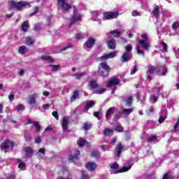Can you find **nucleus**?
I'll return each mask as SVG.
<instances>
[{
  "label": "nucleus",
  "mask_w": 179,
  "mask_h": 179,
  "mask_svg": "<svg viewBox=\"0 0 179 179\" xmlns=\"http://www.w3.org/2000/svg\"><path fill=\"white\" fill-rule=\"evenodd\" d=\"M115 57V52H110L108 54H106L99 57V59L102 61V62L100 63V66L101 67L102 69L104 70L100 72V75L103 76V78H106V76H108V73H110V71H111V68H110V66H108V64H107V62L104 61H107V59L114 58Z\"/></svg>",
  "instance_id": "1"
},
{
  "label": "nucleus",
  "mask_w": 179,
  "mask_h": 179,
  "mask_svg": "<svg viewBox=\"0 0 179 179\" xmlns=\"http://www.w3.org/2000/svg\"><path fill=\"white\" fill-rule=\"evenodd\" d=\"M138 45L145 51H148L149 48L152 47L150 43H149V35L148 34H141V38L138 39Z\"/></svg>",
  "instance_id": "2"
},
{
  "label": "nucleus",
  "mask_w": 179,
  "mask_h": 179,
  "mask_svg": "<svg viewBox=\"0 0 179 179\" xmlns=\"http://www.w3.org/2000/svg\"><path fill=\"white\" fill-rule=\"evenodd\" d=\"M27 6H29L30 8V3L26 1H20L17 2L16 1H11L10 2V8L11 9H15L18 12H20L24 9V8H27Z\"/></svg>",
  "instance_id": "3"
},
{
  "label": "nucleus",
  "mask_w": 179,
  "mask_h": 179,
  "mask_svg": "<svg viewBox=\"0 0 179 179\" xmlns=\"http://www.w3.org/2000/svg\"><path fill=\"white\" fill-rule=\"evenodd\" d=\"M80 20H82V15L79 13L78 10H76V6H73V16L70 20L69 27H72L73 24H75L76 22H80Z\"/></svg>",
  "instance_id": "4"
},
{
  "label": "nucleus",
  "mask_w": 179,
  "mask_h": 179,
  "mask_svg": "<svg viewBox=\"0 0 179 179\" xmlns=\"http://www.w3.org/2000/svg\"><path fill=\"white\" fill-rule=\"evenodd\" d=\"M120 16V12L106 11L103 14V20H111V19H117Z\"/></svg>",
  "instance_id": "5"
},
{
  "label": "nucleus",
  "mask_w": 179,
  "mask_h": 179,
  "mask_svg": "<svg viewBox=\"0 0 179 179\" xmlns=\"http://www.w3.org/2000/svg\"><path fill=\"white\" fill-rule=\"evenodd\" d=\"M57 3L61 6L62 10L64 13H68L69 9L72 8V6L65 2V0H57Z\"/></svg>",
  "instance_id": "6"
},
{
  "label": "nucleus",
  "mask_w": 179,
  "mask_h": 179,
  "mask_svg": "<svg viewBox=\"0 0 179 179\" xmlns=\"http://www.w3.org/2000/svg\"><path fill=\"white\" fill-rule=\"evenodd\" d=\"M9 145H10V148H15V143L13 141L6 139L3 143L1 144L0 148L1 150H5L6 152H8V150H9Z\"/></svg>",
  "instance_id": "7"
},
{
  "label": "nucleus",
  "mask_w": 179,
  "mask_h": 179,
  "mask_svg": "<svg viewBox=\"0 0 179 179\" xmlns=\"http://www.w3.org/2000/svg\"><path fill=\"white\" fill-rule=\"evenodd\" d=\"M167 72H169V70L166 65L159 66L156 69V73L158 75H162V76H166V75H167Z\"/></svg>",
  "instance_id": "8"
},
{
  "label": "nucleus",
  "mask_w": 179,
  "mask_h": 179,
  "mask_svg": "<svg viewBox=\"0 0 179 179\" xmlns=\"http://www.w3.org/2000/svg\"><path fill=\"white\" fill-rule=\"evenodd\" d=\"M94 44H96V39H94V38H90L84 43L83 47L91 49L93 48V47H94Z\"/></svg>",
  "instance_id": "9"
},
{
  "label": "nucleus",
  "mask_w": 179,
  "mask_h": 179,
  "mask_svg": "<svg viewBox=\"0 0 179 179\" xmlns=\"http://www.w3.org/2000/svg\"><path fill=\"white\" fill-rule=\"evenodd\" d=\"M68 127H69V117L68 116H65L63 117L62 122V128L64 132H66V131H68Z\"/></svg>",
  "instance_id": "10"
},
{
  "label": "nucleus",
  "mask_w": 179,
  "mask_h": 179,
  "mask_svg": "<svg viewBox=\"0 0 179 179\" xmlns=\"http://www.w3.org/2000/svg\"><path fill=\"white\" fill-rule=\"evenodd\" d=\"M117 85H120V79L113 77L108 81L106 87H113V86H117Z\"/></svg>",
  "instance_id": "11"
},
{
  "label": "nucleus",
  "mask_w": 179,
  "mask_h": 179,
  "mask_svg": "<svg viewBox=\"0 0 179 179\" xmlns=\"http://www.w3.org/2000/svg\"><path fill=\"white\" fill-rule=\"evenodd\" d=\"M85 167L89 171H93L97 169V165L94 162H89L86 163Z\"/></svg>",
  "instance_id": "12"
},
{
  "label": "nucleus",
  "mask_w": 179,
  "mask_h": 179,
  "mask_svg": "<svg viewBox=\"0 0 179 179\" xmlns=\"http://www.w3.org/2000/svg\"><path fill=\"white\" fill-rule=\"evenodd\" d=\"M26 157H31L34 155V150L31 147H26L24 149Z\"/></svg>",
  "instance_id": "13"
},
{
  "label": "nucleus",
  "mask_w": 179,
  "mask_h": 179,
  "mask_svg": "<svg viewBox=\"0 0 179 179\" xmlns=\"http://www.w3.org/2000/svg\"><path fill=\"white\" fill-rule=\"evenodd\" d=\"M152 13L154 17H156V19H159V17H160V6H155L152 11Z\"/></svg>",
  "instance_id": "14"
},
{
  "label": "nucleus",
  "mask_w": 179,
  "mask_h": 179,
  "mask_svg": "<svg viewBox=\"0 0 179 179\" xmlns=\"http://www.w3.org/2000/svg\"><path fill=\"white\" fill-rule=\"evenodd\" d=\"M132 59V55L131 53L129 52H125L123 53L122 56V62H128L129 59Z\"/></svg>",
  "instance_id": "15"
},
{
  "label": "nucleus",
  "mask_w": 179,
  "mask_h": 179,
  "mask_svg": "<svg viewBox=\"0 0 179 179\" xmlns=\"http://www.w3.org/2000/svg\"><path fill=\"white\" fill-rule=\"evenodd\" d=\"M116 150L117 157H120L121 153H122V150H124V145H122L121 143H117L116 146Z\"/></svg>",
  "instance_id": "16"
},
{
  "label": "nucleus",
  "mask_w": 179,
  "mask_h": 179,
  "mask_svg": "<svg viewBox=\"0 0 179 179\" xmlns=\"http://www.w3.org/2000/svg\"><path fill=\"white\" fill-rule=\"evenodd\" d=\"M79 155H80V151L78 150L73 155H71L69 156V160H70V162H76V160L79 159L78 157Z\"/></svg>",
  "instance_id": "17"
},
{
  "label": "nucleus",
  "mask_w": 179,
  "mask_h": 179,
  "mask_svg": "<svg viewBox=\"0 0 179 179\" xmlns=\"http://www.w3.org/2000/svg\"><path fill=\"white\" fill-rule=\"evenodd\" d=\"M29 27H30L29 21H24L21 25V29L24 33H27V31H29Z\"/></svg>",
  "instance_id": "18"
},
{
  "label": "nucleus",
  "mask_w": 179,
  "mask_h": 179,
  "mask_svg": "<svg viewBox=\"0 0 179 179\" xmlns=\"http://www.w3.org/2000/svg\"><path fill=\"white\" fill-rule=\"evenodd\" d=\"M115 110V107H111L109 108L106 113L105 117L106 118V120H108V118H110V117H111V115H113V114H114V110Z\"/></svg>",
  "instance_id": "19"
},
{
  "label": "nucleus",
  "mask_w": 179,
  "mask_h": 179,
  "mask_svg": "<svg viewBox=\"0 0 179 179\" xmlns=\"http://www.w3.org/2000/svg\"><path fill=\"white\" fill-rule=\"evenodd\" d=\"M88 86H90L92 90H96V89H99V87H100V85L97 84V81L96 80L90 81Z\"/></svg>",
  "instance_id": "20"
},
{
  "label": "nucleus",
  "mask_w": 179,
  "mask_h": 179,
  "mask_svg": "<svg viewBox=\"0 0 179 179\" xmlns=\"http://www.w3.org/2000/svg\"><path fill=\"white\" fill-rule=\"evenodd\" d=\"M123 101H126V106L131 107L132 106V101H134V98L132 96H129L127 98L123 97Z\"/></svg>",
  "instance_id": "21"
},
{
  "label": "nucleus",
  "mask_w": 179,
  "mask_h": 179,
  "mask_svg": "<svg viewBox=\"0 0 179 179\" xmlns=\"http://www.w3.org/2000/svg\"><path fill=\"white\" fill-rule=\"evenodd\" d=\"M38 96V95L36 93H34L33 94L29 95V104H36V99H37Z\"/></svg>",
  "instance_id": "22"
},
{
  "label": "nucleus",
  "mask_w": 179,
  "mask_h": 179,
  "mask_svg": "<svg viewBox=\"0 0 179 179\" xmlns=\"http://www.w3.org/2000/svg\"><path fill=\"white\" fill-rule=\"evenodd\" d=\"M129 170H131V165L127 166H123L120 170L115 171V174H118V173H126V171H128Z\"/></svg>",
  "instance_id": "23"
},
{
  "label": "nucleus",
  "mask_w": 179,
  "mask_h": 179,
  "mask_svg": "<svg viewBox=\"0 0 179 179\" xmlns=\"http://www.w3.org/2000/svg\"><path fill=\"white\" fill-rule=\"evenodd\" d=\"M108 48H110V50H115V40H109L108 41Z\"/></svg>",
  "instance_id": "24"
},
{
  "label": "nucleus",
  "mask_w": 179,
  "mask_h": 179,
  "mask_svg": "<svg viewBox=\"0 0 179 179\" xmlns=\"http://www.w3.org/2000/svg\"><path fill=\"white\" fill-rule=\"evenodd\" d=\"M78 97H79V91L75 90L73 92V94L70 98L71 103H73V101H75V100H76V99H78Z\"/></svg>",
  "instance_id": "25"
},
{
  "label": "nucleus",
  "mask_w": 179,
  "mask_h": 179,
  "mask_svg": "<svg viewBox=\"0 0 179 179\" xmlns=\"http://www.w3.org/2000/svg\"><path fill=\"white\" fill-rule=\"evenodd\" d=\"M173 134H177L179 135V120L176 122L173 128L171 130Z\"/></svg>",
  "instance_id": "26"
},
{
  "label": "nucleus",
  "mask_w": 179,
  "mask_h": 179,
  "mask_svg": "<svg viewBox=\"0 0 179 179\" xmlns=\"http://www.w3.org/2000/svg\"><path fill=\"white\" fill-rule=\"evenodd\" d=\"M122 114L124 115H129V114H131V113H134V109L132 108H124L122 110Z\"/></svg>",
  "instance_id": "27"
},
{
  "label": "nucleus",
  "mask_w": 179,
  "mask_h": 179,
  "mask_svg": "<svg viewBox=\"0 0 179 179\" xmlns=\"http://www.w3.org/2000/svg\"><path fill=\"white\" fill-rule=\"evenodd\" d=\"M113 132H114L113 129L106 128L103 130V135L104 136H108L110 134H113Z\"/></svg>",
  "instance_id": "28"
},
{
  "label": "nucleus",
  "mask_w": 179,
  "mask_h": 179,
  "mask_svg": "<svg viewBox=\"0 0 179 179\" xmlns=\"http://www.w3.org/2000/svg\"><path fill=\"white\" fill-rule=\"evenodd\" d=\"M96 104V103L93 101H90L89 102L87 103L86 106H85V110H89L90 108H92V107H93V106H94Z\"/></svg>",
  "instance_id": "29"
},
{
  "label": "nucleus",
  "mask_w": 179,
  "mask_h": 179,
  "mask_svg": "<svg viewBox=\"0 0 179 179\" xmlns=\"http://www.w3.org/2000/svg\"><path fill=\"white\" fill-rule=\"evenodd\" d=\"M42 61H48V62H54V59L50 56H42L41 57Z\"/></svg>",
  "instance_id": "30"
},
{
  "label": "nucleus",
  "mask_w": 179,
  "mask_h": 179,
  "mask_svg": "<svg viewBox=\"0 0 179 179\" xmlns=\"http://www.w3.org/2000/svg\"><path fill=\"white\" fill-rule=\"evenodd\" d=\"M157 68L155 67L152 65H150V67L148 69V70L147 71V72H148V73H150V75H153V73H155V72H156V69Z\"/></svg>",
  "instance_id": "31"
},
{
  "label": "nucleus",
  "mask_w": 179,
  "mask_h": 179,
  "mask_svg": "<svg viewBox=\"0 0 179 179\" xmlns=\"http://www.w3.org/2000/svg\"><path fill=\"white\" fill-rule=\"evenodd\" d=\"M85 75H87L86 72H83L81 73H76L74 75L76 79H77L78 80H80V79H82V78H83V76H85Z\"/></svg>",
  "instance_id": "32"
},
{
  "label": "nucleus",
  "mask_w": 179,
  "mask_h": 179,
  "mask_svg": "<svg viewBox=\"0 0 179 179\" xmlns=\"http://www.w3.org/2000/svg\"><path fill=\"white\" fill-rule=\"evenodd\" d=\"M34 127L36 128V132H40L41 131V126L38 122H34Z\"/></svg>",
  "instance_id": "33"
},
{
  "label": "nucleus",
  "mask_w": 179,
  "mask_h": 179,
  "mask_svg": "<svg viewBox=\"0 0 179 179\" xmlns=\"http://www.w3.org/2000/svg\"><path fill=\"white\" fill-rule=\"evenodd\" d=\"M110 34H115L113 37L118 38L121 36V31H117V30H113L110 31Z\"/></svg>",
  "instance_id": "34"
},
{
  "label": "nucleus",
  "mask_w": 179,
  "mask_h": 179,
  "mask_svg": "<svg viewBox=\"0 0 179 179\" xmlns=\"http://www.w3.org/2000/svg\"><path fill=\"white\" fill-rule=\"evenodd\" d=\"M26 50H27L26 46L22 45V46H20V47L18 48V52H19L20 54H22V55L26 54Z\"/></svg>",
  "instance_id": "35"
},
{
  "label": "nucleus",
  "mask_w": 179,
  "mask_h": 179,
  "mask_svg": "<svg viewBox=\"0 0 179 179\" xmlns=\"http://www.w3.org/2000/svg\"><path fill=\"white\" fill-rule=\"evenodd\" d=\"M124 50L126 51L125 52H128L129 54H131V52H132V45L131 44L127 45L124 47Z\"/></svg>",
  "instance_id": "36"
},
{
  "label": "nucleus",
  "mask_w": 179,
  "mask_h": 179,
  "mask_svg": "<svg viewBox=\"0 0 179 179\" xmlns=\"http://www.w3.org/2000/svg\"><path fill=\"white\" fill-rule=\"evenodd\" d=\"M26 43L27 45H31V44H34V40L31 39L30 36H27L26 38Z\"/></svg>",
  "instance_id": "37"
},
{
  "label": "nucleus",
  "mask_w": 179,
  "mask_h": 179,
  "mask_svg": "<svg viewBox=\"0 0 179 179\" xmlns=\"http://www.w3.org/2000/svg\"><path fill=\"white\" fill-rule=\"evenodd\" d=\"M24 137L26 142H30L31 141V135L27 132H25Z\"/></svg>",
  "instance_id": "38"
},
{
  "label": "nucleus",
  "mask_w": 179,
  "mask_h": 179,
  "mask_svg": "<svg viewBox=\"0 0 179 179\" xmlns=\"http://www.w3.org/2000/svg\"><path fill=\"white\" fill-rule=\"evenodd\" d=\"M86 144V140L85 139H80L78 141V146H80V148H83V146H85V145Z\"/></svg>",
  "instance_id": "39"
},
{
  "label": "nucleus",
  "mask_w": 179,
  "mask_h": 179,
  "mask_svg": "<svg viewBox=\"0 0 179 179\" xmlns=\"http://www.w3.org/2000/svg\"><path fill=\"white\" fill-rule=\"evenodd\" d=\"M160 44L162 45V48L164 52H167V51H169V46L167 45V43L165 42H161Z\"/></svg>",
  "instance_id": "40"
},
{
  "label": "nucleus",
  "mask_w": 179,
  "mask_h": 179,
  "mask_svg": "<svg viewBox=\"0 0 179 179\" xmlns=\"http://www.w3.org/2000/svg\"><path fill=\"white\" fill-rule=\"evenodd\" d=\"M114 131H116V132H124V127L121 126V124H119L116 126Z\"/></svg>",
  "instance_id": "41"
},
{
  "label": "nucleus",
  "mask_w": 179,
  "mask_h": 179,
  "mask_svg": "<svg viewBox=\"0 0 179 179\" xmlns=\"http://www.w3.org/2000/svg\"><path fill=\"white\" fill-rule=\"evenodd\" d=\"M49 66H51L52 69V72H57L59 69V65H55V64H50Z\"/></svg>",
  "instance_id": "42"
},
{
  "label": "nucleus",
  "mask_w": 179,
  "mask_h": 179,
  "mask_svg": "<svg viewBox=\"0 0 179 179\" xmlns=\"http://www.w3.org/2000/svg\"><path fill=\"white\" fill-rule=\"evenodd\" d=\"M136 50L137 51V54L138 55H143V57H145V52L141 49H139V46H136Z\"/></svg>",
  "instance_id": "43"
},
{
  "label": "nucleus",
  "mask_w": 179,
  "mask_h": 179,
  "mask_svg": "<svg viewBox=\"0 0 179 179\" xmlns=\"http://www.w3.org/2000/svg\"><path fill=\"white\" fill-rule=\"evenodd\" d=\"M91 128H92V124L87 122L84 123L83 129H85V131H89V129H90Z\"/></svg>",
  "instance_id": "44"
},
{
  "label": "nucleus",
  "mask_w": 179,
  "mask_h": 179,
  "mask_svg": "<svg viewBox=\"0 0 179 179\" xmlns=\"http://www.w3.org/2000/svg\"><path fill=\"white\" fill-rule=\"evenodd\" d=\"M91 157H100V152H99V151H92Z\"/></svg>",
  "instance_id": "45"
},
{
  "label": "nucleus",
  "mask_w": 179,
  "mask_h": 179,
  "mask_svg": "<svg viewBox=\"0 0 179 179\" xmlns=\"http://www.w3.org/2000/svg\"><path fill=\"white\" fill-rule=\"evenodd\" d=\"M6 179H16V174H15V173H8Z\"/></svg>",
  "instance_id": "46"
},
{
  "label": "nucleus",
  "mask_w": 179,
  "mask_h": 179,
  "mask_svg": "<svg viewBox=\"0 0 179 179\" xmlns=\"http://www.w3.org/2000/svg\"><path fill=\"white\" fill-rule=\"evenodd\" d=\"M121 117H122V111H120L114 115L115 120H120Z\"/></svg>",
  "instance_id": "47"
},
{
  "label": "nucleus",
  "mask_w": 179,
  "mask_h": 179,
  "mask_svg": "<svg viewBox=\"0 0 179 179\" xmlns=\"http://www.w3.org/2000/svg\"><path fill=\"white\" fill-rule=\"evenodd\" d=\"M166 118H167V116L165 115V116H163V115H160L159 116V124H163V122H164V120H166Z\"/></svg>",
  "instance_id": "48"
},
{
  "label": "nucleus",
  "mask_w": 179,
  "mask_h": 179,
  "mask_svg": "<svg viewBox=\"0 0 179 179\" xmlns=\"http://www.w3.org/2000/svg\"><path fill=\"white\" fill-rule=\"evenodd\" d=\"M157 139V136H151L148 138V142H153Z\"/></svg>",
  "instance_id": "49"
},
{
  "label": "nucleus",
  "mask_w": 179,
  "mask_h": 179,
  "mask_svg": "<svg viewBox=\"0 0 179 179\" xmlns=\"http://www.w3.org/2000/svg\"><path fill=\"white\" fill-rule=\"evenodd\" d=\"M52 115L55 118V120H59V115H58L57 111H53L52 113Z\"/></svg>",
  "instance_id": "50"
},
{
  "label": "nucleus",
  "mask_w": 179,
  "mask_h": 179,
  "mask_svg": "<svg viewBox=\"0 0 179 179\" xmlns=\"http://www.w3.org/2000/svg\"><path fill=\"white\" fill-rule=\"evenodd\" d=\"M120 168V165H118V164H117L116 162H115L114 164H112V165L110 166V169H113V170H117V169Z\"/></svg>",
  "instance_id": "51"
},
{
  "label": "nucleus",
  "mask_w": 179,
  "mask_h": 179,
  "mask_svg": "<svg viewBox=\"0 0 179 179\" xmlns=\"http://www.w3.org/2000/svg\"><path fill=\"white\" fill-rule=\"evenodd\" d=\"M81 179H90L89 176H87V174H86V173L85 172V171H83L82 172V176L80 177Z\"/></svg>",
  "instance_id": "52"
},
{
  "label": "nucleus",
  "mask_w": 179,
  "mask_h": 179,
  "mask_svg": "<svg viewBox=\"0 0 179 179\" xmlns=\"http://www.w3.org/2000/svg\"><path fill=\"white\" fill-rule=\"evenodd\" d=\"M34 11L29 15L30 17L34 16V15H36V13H37V12H38V6L34 7Z\"/></svg>",
  "instance_id": "53"
},
{
  "label": "nucleus",
  "mask_w": 179,
  "mask_h": 179,
  "mask_svg": "<svg viewBox=\"0 0 179 179\" xmlns=\"http://www.w3.org/2000/svg\"><path fill=\"white\" fill-rule=\"evenodd\" d=\"M138 72V66L136 65L134 66V69L131 71V75H134V73H136Z\"/></svg>",
  "instance_id": "54"
},
{
  "label": "nucleus",
  "mask_w": 179,
  "mask_h": 179,
  "mask_svg": "<svg viewBox=\"0 0 179 179\" xmlns=\"http://www.w3.org/2000/svg\"><path fill=\"white\" fill-rule=\"evenodd\" d=\"M41 25L40 24H35V27H34L35 31H39V30H41Z\"/></svg>",
  "instance_id": "55"
},
{
  "label": "nucleus",
  "mask_w": 179,
  "mask_h": 179,
  "mask_svg": "<svg viewBox=\"0 0 179 179\" xmlns=\"http://www.w3.org/2000/svg\"><path fill=\"white\" fill-rule=\"evenodd\" d=\"M106 90H107L106 88H101L97 90V93L98 94H103V93H104V92H106Z\"/></svg>",
  "instance_id": "56"
},
{
  "label": "nucleus",
  "mask_w": 179,
  "mask_h": 179,
  "mask_svg": "<svg viewBox=\"0 0 179 179\" xmlns=\"http://www.w3.org/2000/svg\"><path fill=\"white\" fill-rule=\"evenodd\" d=\"M84 38L85 37L82 36V34L78 33V34H76V40H80V38Z\"/></svg>",
  "instance_id": "57"
},
{
  "label": "nucleus",
  "mask_w": 179,
  "mask_h": 179,
  "mask_svg": "<svg viewBox=\"0 0 179 179\" xmlns=\"http://www.w3.org/2000/svg\"><path fill=\"white\" fill-rule=\"evenodd\" d=\"M72 48V44H69L67 46L63 48L62 49H61V51H66V50H68V48Z\"/></svg>",
  "instance_id": "58"
},
{
  "label": "nucleus",
  "mask_w": 179,
  "mask_h": 179,
  "mask_svg": "<svg viewBox=\"0 0 179 179\" xmlns=\"http://www.w3.org/2000/svg\"><path fill=\"white\" fill-rule=\"evenodd\" d=\"M24 167H26L24 162H20L18 165V169H24Z\"/></svg>",
  "instance_id": "59"
},
{
  "label": "nucleus",
  "mask_w": 179,
  "mask_h": 179,
  "mask_svg": "<svg viewBox=\"0 0 179 179\" xmlns=\"http://www.w3.org/2000/svg\"><path fill=\"white\" fill-rule=\"evenodd\" d=\"M150 99H153L154 103H157V100H158L159 97H157L155 95H151Z\"/></svg>",
  "instance_id": "60"
},
{
  "label": "nucleus",
  "mask_w": 179,
  "mask_h": 179,
  "mask_svg": "<svg viewBox=\"0 0 179 179\" xmlns=\"http://www.w3.org/2000/svg\"><path fill=\"white\" fill-rule=\"evenodd\" d=\"M139 15H141L140 12H138V10H133L132 16H139Z\"/></svg>",
  "instance_id": "61"
},
{
  "label": "nucleus",
  "mask_w": 179,
  "mask_h": 179,
  "mask_svg": "<svg viewBox=\"0 0 179 179\" xmlns=\"http://www.w3.org/2000/svg\"><path fill=\"white\" fill-rule=\"evenodd\" d=\"M50 106H51V104H50V103L43 104V108L44 110H48V108H50Z\"/></svg>",
  "instance_id": "62"
},
{
  "label": "nucleus",
  "mask_w": 179,
  "mask_h": 179,
  "mask_svg": "<svg viewBox=\"0 0 179 179\" xmlns=\"http://www.w3.org/2000/svg\"><path fill=\"white\" fill-rule=\"evenodd\" d=\"M170 175L169 173H166L164 174V176L162 177V179H169Z\"/></svg>",
  "instance_id": "63"
},
{
  "label": "nucleus",
  "mask_w": 179,
  "mask_h": 179,
  "mask_svg": "<svg viewBox=\"0 0 179 179\" xmlns=\"http://www.w3.org/2000/svg\"><path fill=\"white\" fill-rule=\"evenodd\" d=\"M24 108V106L20 104L17 106V110L20 111V110H23Z\"/></svg>",
  "instance_id": "64"
}]
</instances>
